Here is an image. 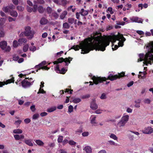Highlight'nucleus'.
<instances>
[{"mask_svg":"<svg viewBox=\"0 0 153 153\" xmlns=\"http://www.w3.org/2000/svg\"><path fill=\"white\" fill-rule=\"evenodd\" d=\"M116 40L119 41L118 45H115L113 48L112 46L113 51L116 50L119 47H122L123 45V42L126 40L123 35L118 33L117 35L110 36L108 37H103L100 35L96 36V41L94 44L96 45V51H104L105 48L109 44L110 42L113 43L115 42Z\"/></svg>","mask_w":153,"mask_h":153,"instance_id":"f257e3e1","label":"nucleus"},{"mask_svg":"<svg viewBox=\"0 0 153 153\" xmlns=\"http://www.w3.org/2000/svg\"><path fill=\"white\" fill-rule=\"evenodd\" d=\"M96 36L91 38H88L85 39L84 41L82 42L79 44V45H74L71 49L75 51L78 50L79 48L82 49V54L88 53L91 50L95 49L96 51V45L94 44L96 41Z\"/></svg>","mask_w":153,"mask_h":153,"instance_id":"f03ea898","label":"nucleus"},{"mask_svg":"<svg viewBox=\"0 0 153 153\" xmlns=\"http://www.w3.org/2000/svg\"><path fill=\"white\" fill-rule=\"evenodd\" d=\"M147 47L149 50L148 53L146 54L145 56L143 54H139V58L138 59V62L143 60V64L146 65H147L148 64L151 65L152 63H153V42L149 43Z\"/></svg>","mask_w":153,"mask_h":153,"instance_id":"7ed1b4c3","label":"nucleus"},{"mask_svg":"<svg viewBox=\"0 0 153 153\" xmlns=\"http://www.w3.org/2000/svg\"><path fill=\"white\" fill-rule=\"evenodd\" d=\"M125 73L124 72H122L121 73L118 74V75H113L111 74H110L108 76L107 78L105 77H98L93 76L92 77V79L93 80L94 83L97 85L99 83L102 82L103 81H105L108 79L110 80L111 81H113L117 79V78H119L121 77L124 76Z\"/></svg>","mask_w":153,"mask_h":153,"instance_id":"20e7f679","label":"nucleus"},{"mask_svg":"<svg viewBox=\"0 0 153 153\" xmlns=\"http://www.w3.org/2000/svg\"><path fill=\"white\" fill-rule=\"evenodd\" d=\"M72 58L70 57L68 58H66L64 59L62 58H60L58 59L57 61L54 62L53 63L54 64H55L64 61L65 63V65H67L70 63V61L72 60Z\"/></svg>","mask_w":153,"mask_h":153,"instance_id":"39448f33","label":"nucleus"},{"mask_svg":"<svg viewBox=\"0 0 153 153\" xmlns=\"http://www.w3.org/2000/svg\"><path fill=\"white\" fill-rule=\"evenodd\" d=\"M28 80H27L26 79L24 80L22 82V85L23 87L24 88H27L30 86L31 85L33 84L34 80L32 78L28 79Z\"/></svg>","mask_w":153,"mask_h":153,"instance_id":"423d86ee","label":"nucleus"},{"mask_svg":"<svg viewBox=\"0 0 153 153\" xmlns=\"http://www.w3.org/2000/svg\"><path fill=\"white\" fill-rule=\"evenodd\" d=\"M25 35L28 36L30 38L33 37L34 32L31 30V28L29 26H27L25 27Z\"/></svg>","mask_w":153,"mask_h":153,"instance_id":"0eeeda50","label":"nucleus"},{"mask_svg":"<svg viewBox=\"0 0 153 153\" xmlns=\"http://www.w3.org/2000/svg\"><path fill=\"white\" fill-rule=\"evenodd\" d=\"M15 6L12 4H10L2 8L3 10L6 13H10L11 10L15 9Z\"/></svg>","mask_w":153,"mask_h":153,"instance_id":"6e6552de","label":"nucleus"},{"mask_svg":"<svg viewBox=\"0 0 153 153\" xmlns=\"http://www.w3.org/2000/svg\"><path fill=\"white\" fill-rule=\"evenodd\" d=\"M142 132L145 134H151L153 132V128L150 126L146 127L142 131Z\"/></svg>","mask_w":153,"mask_h":153,"instance_id":"1a4fd4ad","label":"nucleus"},{"mask_svg":"<svg viewBox=\"0 0 153 153\" xmlns=\"http://www.w3.org/2000/svg\"><path fill=\"white\" fill-rule=\"evenodd\" d=\"M46 62L44 61L42 62L40 64H39L38 65H37L36 66V68H38L39 69H44L45 70H48L49 69V68L47 67L46 66H43V65H45Z\"/></svg>","mask_w":153,"mask_h":153,"instance_id":"9d476101","label":"nucleus"},{"mask_svg":"<svg viewBox=\"0 0 153 153\" xmlns=\"http://www.w3.org/2000/svg\"><path fill=\"white\" fill-rule=\"evenodd\" d=\"M130 20L132 22H135L138 23H142L143 20L136 16H133L130 18Z\"/></svg>","mask_w":153,"mask_h":153,"instance_id":"9b49d317","label":"nucleus"},{"mask_svg":"<svg viewBox=\"0 0 153 153\" xmlns=\"http://www.w3.org/2000/svg\"><path fill=\"white\" fill-rule=\"evenodd\" d=\"M129 119V116L128 115L124 114L120 119V120L126 124L128 121Z\"/></svg>","mask_w":153,"mask_h":153,"instance_id":"f8f14e48","label":"nucleus"},{"mask_svg":"<svg viewBox=\"0 0 153 153\" xmlns=\"http://www.w3.org/2000/svg\"><path fill=\"white\" fill-rule=\"evenodd\" d=\"M96 116L94 115H91L90 117V120L91 123L93 126H95L97 124L96 120Z\"/></svg>","mask_w":153,"mask_h":153,"instance_id":"ddd939ff","label":"nucleus"},{"mask_svg":"<svg viewBox=\"0 0 153 153\" xmlns=\"http://www.w3.org/2000/svg\"><path fill=\"white\" fill-rule=\"evenodd\" d=\"M14 78L12 77L11 79L7 80L4 83L2 82H0V87H1L3 85H4L5 84H7L11 82H14Z\"/></svg>","mask_w":153,"mask_h":153,"instance_id":"4468645a","label":"nucleus"},{"mask_svg":"<svg viewBox=\"0 0 153 153\" xmlns=\"http://www.w3.org/2000/svg\"><path fill=\"white\" fill-rule=\"evenodd\" d=\"M27 10L28 12L30 13L32 11L35 12L37 10V5L34 4L33 7V8H32L30 7L27 6Z\"/></svg>","mask_w":153,"mask_h":153,"instance_id":"2eb2a0df","label":"nucleus"},{"mask_svg":"<svg viewBox=\"0 0 153 153\" xmlns=\"http://www.w3.org/2000/svg\"><path fill=\"white\" fill-rule=\"evenodd\" d=\"M55 70L57 73L62 74H64L67 71V70L65 69L64 68H62L61 70H60L59 66L58 65L56 66Z\"/></svg>","mask_w":153,"mask_h":153,"instance_id":"dca6fc26","label":"nucleus"},{"mask_svg":"<svg viewBox=\"0 0 153 153\" xmlns=\"http://www.w3.org/2000/svg\"><path fill=\"white\" fill-rule=\"evenodd\" d=\"M126 124L120 120L117 124L116 127L117 128L121 129L125 126Z\"/></svg>","mask_w":153,"mask_h":153,"instance_id":"f3484780","label":"nucleus"},{"mask_svg":"<svg viewBox=\"0 0 153 153\" xmlns=\"http://www.w3.org/2000/svg\"><path fill=\"white\" fill-rule=\"evenodd\" d=\"M90 108L93 110L97 109L98 108V105L96 103L95 101L93 100L91 103Z\"/></svg>","mask_w":153,"mask_h":153,"instance_id":"a211bd4d","label":"nucleus"},{"mask_svg":"<svg viewBox=\"0 0 153 153\" xmlns=\"http://www.w3.org/2000/svg\"><path fill=\"white\" fill-rule=\"evenodd\" d=\"M83 150L85 151L86 153H92V149L90 146H85L83 149Z\"/></svg>","mask_w":153,"mask_h":153,"instance_id":"6ab92c4d","label":"nucleus"},{"mask_svg":"<svg viewBox=\"0 0 153 153\" xmlns=\"http://www.w3.org/2000/svg\"><path fill=\"white\" fill-rule=\"evenodd\" d=\"M7 43L5 41L0 42V47L2 50H4L7 46Z\"/></svg>","mask_w":153,"mask_h":153,"instance_id":"aec40b11","label":"nucleus"},{"mask_svg":"<svg viewBox=\"0 0 153 153\" xmlns=\"http://www.w3.org/2000/svg\"><path fill=\"white\" fill-rule=\"evenodd\" d=\"M15 139L16 140H19L24 138L25 136L22 134H15L13 135Z\"/></svg>","mask_w":153,"mask_h":153,"instance_id":"412c9836","label":"nucleus"},{"mask_svg":"<svg viewBox=\"0 0 153 153\" xmlns=\"http://www.w3.org/2000/svg\"><path fill=\"white\" fill-rule=\"evenodd\" d=\"M6 31L2 27H0V38L4 37L5 36Z\"/></svg>","mask_w":153,"mask_h":153,"instance_id":"4be33fe9","label":"nucleus"},{"mask_svg":"<svg viewBox=\"0 0 153 153\" xmlns=\"http://www.w3.org/2000/svg\"><path fill=\"white\" fill-rule=\"evenodd\" d=\"M141 102V100L139 99L135 100L134 101L135 104L134 107L136 108H139L140 107V103Z\"/></svg>","mask_w":153,"mask_h":153,"instance_id":"5701e85b","label":"nucleus"},{"mask_svg":"<svg viewBox=\"0 0 153 153\" xmlns=\"http://www.w3.org/2000/svg\"><path fill=\"white\" fill-rule=\"evenodd\" d=\"M13 10L10 11V15L14 17H16L18 15L17 12L15 10Z\"/></svg>","mask_w":153,"mask_h":153,"instance_id":"b1692460","label":"nucleus"},{"mask_svg":"<svg viewBox=\"0 0 153 153\" xmlns=\"http://www.w3.org/2000/svg\"><path fill=\"white\" fill-rule=\"evenodd\" d=\"M34 141L36 144L40 146H43L44 145V143L41 140H34Z\"/></svg>","mask_w":153,"mask_h":153,"instance_id":"393cba45","label":"nucleus"},{"mask_svg":"<svg viewBox=\"0 0 153 153\" xmlns=\"http://www.w3.org/2000/svg\"><path fill=\"white\" fill-rule=\"evenodd\" d=\"M32 140L31 139H27L25 140V143L28 145L32 146H33V144L32 143Z\"/></svg>","mask_w":153,"mask_h":153,"instance_id":"a878e982","label":"nucleus"},{"mask_svg":"<svg viewBox=\"0 0 153 153\" xmlns=\"http://www.w3.org/2000/svg\"><path fill=\"white\" fill-rule=\"evenodd\" d=\"M56 106H53L48 108L47 111L49 113L51 112L56 110Z\"/></svg>","mask_w":153,"mask_h":153,"instance_id":"bb28decb","label":"nucleus"},{"mask_svg":"<svg viewBox=\"0 0 153 153\" xmlns=\"http://www.w3.org/2000/svg\"><path fill=\"white\" fill-rule=\"evenodd\" d=\"M13 132L15 134H21L22 133L23 131L21 129L18 128L14 130Z\"/></svg>","mask_w":153,"mask_h":153,"instance_id":"cd10ccee","label":"nucleus"},{"mask_svg":"<svg viewBox=\"0 0 153 153\" xmlns=\"http://www.w3.org/2000/svg\"><path fill=\"white\" fill-rule=\"evenodd\" d=\"M34 4L37 5V4H43L44 3V1L43 0H34L33 1Z\"/></svg>","mask_w":153,"mask_h":153,"instance_id":"c85d7f7f","label":"nucleus"},{"mask_svg":"<svg viewBox=\"0 0 153 153\" xmlns=\"http://www.w3.org/2000/svg\"><path fill=\"white\" fill-rule=\"evenodd\" d=\"M27 40L25 38H22L19 39L18 40L19 45L22 44L23 43H25L26 42Z\"/></svg>","mask_w":153,"mask_h":153,"instance_id":"c756f323","label":"nucleus"},{"mask_svg":"<svg viewBox=\"0 0 153 153\" xmlns=\"http://www.w3.org/2000/svg\"><path fill=\"white\" fill-rule=\"evenodd\" d=\"M151 102V100L150 99L148 98H146L144 99L143 100V103L145 104H150Z\"/></svg>","mask_w":153,"mask_h":153,"instance_id":"7c9ffc66","label":"nucleus"},{"mask_svg":"<svg viewBox=\"0 0 153 153\" xmlns=\"http://www.w3.org/2000/svg\"><path fill=\"white\" fill-rule=\"evenodd\" d=\"M67 12L66 11H64L62 13L61 15L60 16V18L61 19H63L65 16L67 15Z\"/></svg>","mask_w":153,"mask_h":153,"instance_id":"2f4dec72","label":"nucleus"},{"mask_svg":"<svg viewBox=\"0 0 153 153\" xmlns=\"http://www.w3.org/2000/svg\"><path fill=\"white\" fill-rule=\"evenodd\" d=\"M81 99L79 98H73L72 102L75 103H77L81 101Z\"/></svg>","mask_w":153,"mask_h":153,"instance_id":"473e14b6","label":"nucleus"},{"mask_svg":"<svg viewBox=\"0 0 153 153\" xmlns=\"http://www.w3.org/2000/svg\"><path fill=\"white\" fill-rule=\"evenodd\" d=\"M68 23L71 24H72L74 23H76V19L75 20L74 18H70L68 19Z\"/></svg>","mask_w":153,"mask_h":153,"instance_id":"72a5a7b5","label":"nucleus"},{"mask_svg":"<svg viewBox=\"0 0 153 153\" xmlns=\"http://www.w3.org/2000/svg\"><path fill=\"white\" fill-rule=\"evenodd\" d=\"M48 22V20L44 18H42L40 21V23L41 25H44L46 24Z\"/></svg>","mask_w":153,"mask_h":153,"instance_id":"f704fd0d","label":"nucleus"},{"mask_svg":"<svg viewBox=\"0 0 153 153\" xmlns=\"http://www.w3.org/2000/svg\"><path fill=\"white\" fill-rule=\"evenodd\" d=\"M81 14L83 16H85L88 14V12L86 10H84L83 9H82L81 11Z\"/></svg>","mask_w":153,"mask_h":153,"instance_id":"c9c22d12","label":"nucleus"},{"mask_svg":"<svg viewBox=\"0 0 153 153\" xmlns=\"http://www.w3.org/2000/svg\"><path fill=\"white\" fill-rule=\"evenodd\" d=\"M39 48H37L35 46H31L29 47V50L33 52L35 51L36 50H38Z\"/></svg>","mask_w":153,"mask_h":153,"instance_id":"e433bc0d","label":"nucleus"},{"mask_svg":"<svg viewBox=\"0 0 153 153\" xmlns=\"http://www.w3.org/2000/svg\"><path fill=\"white\" fill-rule=\"evenodd\" d=\"M6 19L4 18H1L0 19V26L3 25L5 23Z\"/></svg>","mask_w":153,"mask_h":153,"instance_id":"4c0bfd02","label":"nucleus"},{"mask_svg":"<svg viewBox=\"0 0 153 153\" xmlns=\"http://www.w3.org/2000/svg\"><path fill=\"white\" fill-rule=\"evenodd\" d=\"M109 137L115 140H118L117 137L116 136L115 134H111L109 135Z\"/></svg>","mask_w":153,"mask_h":153,"instance_id":"58836bf2","label":"nucleus"},{"mask_svg":"<svg viewBox=\"0 0 153 153\" xmlns=\"http://www.w3.org/2000/svg\"><path fill=\"white\" fill-rule=\"evenodd\" d=\"M128 137L131 140H133L136 138L132 134H128Z\"/></svg>","mask_w":153,"mask_h":153,"instance_id":"ea45409f","label":"nucleus"},{"mask_svg":"<svg viewBox=\"0 0 153 153\" xmlns=\"http://www.w3.org/2000/svg\"><path fill=\"white\" fill-rule=\"evenodd\" d=\"M108 144L110 145L117 146V144L112 140H110L108 142Z\"/></svg>","mask_w":153,"mask_h":153,"instance_id":"a19ab883","label":"nucleus"},{"mask_svg":"<svg viewBox=\"0 0 153 153\" xmlns=\"http://www.w3.org/2000/svg\"><path fill=\"white\" fill-rule=\"evenodd\" d=\"M73 111V107L72 105H70L69 106L68 108V112L69 113H70L72 112Z\"/></svg>","mask_w":153,"mask_h":153,"instance_id":"79ce46f5","label":"nucleus"},{"mask_svg":"<svg viewBox=\"0 0 153 153\" xmlns=\"http://www.w3.org/2000/svg\"><path fill=\"white\" fill-rule=\"evenodd\" d=\"M37 10L40 13H42L44 11L43 7L41 6H39L38 7H37Z\"/></svg>","mask_w":153,"mask_h":153,"instance_id":"37998d69","label":"nucleus"},{"mask_svg":"<svg viewBox=\"0 0 153 153\" xmlns=\"http://www.w3.org/2000/svg\"><path fill=\"white\" fill-rule=\"evenodd\" d=\"M100 98L102 100L106 99L107 98L106 94L104 93L102 94Z\"/></svg>","mask_w":153,"mask_h":153,"instance_id":"c03bdc74","label":"nucleus"},{"mask_svg":"<svg viewBox=\"0 0 153 153\" xmlns=\"http://www.w3.org/2000/svg\"><path fill=\"white\" fill-rule=\"evenodd\" d=\"M67 0H61L59 1V4L62 5H64L66 4Z\"/></svg>","mask_w":153,"mask_h":153,"instance_id":"a18cd8bd","label":"nucleus"},{"mask_svg":"<svg viewBox=\"0 0 153 153\" xmlns=\"http://www.w3.org/2000/svg\"><path fill=\"white\" fill-rule=\"evenodd\" d=\"M45 93L46 92L44 91L43 89L42 88H40L39 89V91L37 92L38 94H39V93L45 94Z\"/></svg>","mask_w":153,"mask_h":153,"instance_id":"49530a36","label":"nucleus"},{"mask_svg":"<svg viewBox=\"0 0 153 153\" xmlns=\"http://www.w3.org/2000/svg\"><path fill=\"white\" fill-rule=\"evenodd\" d=\"M63 27L65 28L68 29L69 28L70 26L68 23L65 22L63 24Z\"/></svg>","mask_w":153,"mask_h":153,"instance_id":"de8ad7c7","label":"nucleus"},{"mask_svg":"<svg viewBox=\"0 0 153 153\" xmlns=\"http://www.w3.org/2000/svg\"><path fill=\"white\" fill-rule=\"evenodd\" d=\"M39 114H34L33 116L32 119L33 120H36L39 117Z\"/></svg>","mask_w":153,"mask_h":153,"instance_id":"09e8293b","label":"nucleus"},{"mask_svg":"<svg viewBox=\"0 0 153 153\" xmlns=\"http://www.w3.org/2000/svg\"><path fill=\"white\" fill-rule=\"evenodd\" d=\"M29 48V46L27 44L25 45L23 47V50L25 52H26L28 50Z\"/></svg>","mask_w":153,"mask_h":153,"instance_id":"8fccbe9b","label":"nucleus"},{"mask_svg":"<svg viewBox=\"0 0 153 153\" xmlns=\"http://www.w3.org/2000/svg\"><path fill=\"white\" fill-rule=\"evenodd\" d=\"M69 144L71 146H75V145L76 143L74 142L73 140H70L68 142Z\"/></svg>","mask_w":153,"mask_h":153,"instance_id":"3c124183","label":"nucleus"},{"mask_svg":"<svg viewBox=\"0 0 153 153\" xmlns=\"http://www.w3.org/2000/svg\"><path fill=\"white\" fill-rule=\"evenodd\" d=\"M17 10L20 11H22L24 10V8L22 6H18L17 7Z\"/></svg>","mask_w":153,"mask_h":153,"instance_id":"603ef678","label":"nucleus"},{"mask_svg":"<svg viewBox=\"0 0 153 153\" xmlns=\"http://www.w3.org/2000/svg\"><path fill=\"white\" fill-rule=\"evenodd\" d=\"M63 137L62 136H59V137L58 138V140H57L58 142L59 143L62 142V140H63Z\"/></svg>","mask_w":153,"mask_h":153,"instance_id":"864d4df0","label":"nucleus"},{"mask_svg":"<svg viewBox=\"0 0 153 153\" xmlns=\"http://www.w3.org/2000/svg\"><path fill=\"white\" fill-rule=\"evenodd\" d=\"M89 135V133L88 131H85L82 133V135L83 137H87Z\"/></svg>","mask_w":153,"mask_h":153,"instance_id":"5fc2aeb1","label":"nucleus"},{"mask_svg":"<svg viewBox=\"0 0 153 153\" xmlns=\"http://www.w3.org/2000/svg\"><path fill=\"white\" fill-rule=\"evenodd\" d=\"M103 110L101 109H98L95 111V113L96 114H100L102 113Z\"/></svg>","mask_w":153,"mask_h":153,"instance_id":"6e6d98bb","label":"nucleus"},{"mask_svg":"<svg viewBox=\"0 0 153 153\" xmlns=\"http://www.w3.org/2000/svg\"><path fill=\"white\" fill-rule=\"evenodd\" d=\"M8 20L9 22H12V21H15L16 20V19L13 18L10 16H9L8 18Z\"/></svg>","mask_w":153,"mask_h":153,"instance_id":"4d7b16f0","label":"nucleus"},{"mask_svg":"<svg viewBox=\"0 0 153 153\" xmlns=\"http://www.w3.org/2000/svg\"><path fill=\"white\" fill-rule=\"evenodd\" d=\"M107 11H109L111 14H112L114 13V11L113 10V9L112 7H108L107 9Z\"/></svg>","mask_w":153,"mask_h":153,"instance_id":"13d9d810","label":"nucleus"},{"mask_svg":"<svg viewBox=\"0 0 153 153\" xmlns=\"http://www.w3.org/2000/svg\"><path fill=\"white\" fill-rule=\"evenodd\" d=\"M18 46L17 42L16 40L13 41V46L14 48H16Z\"/></svg>","mask_w":153,"mask_h":153,"instance_id":"bf43d9fd","label":"nucleus"},{"mask_svg":"<svg viewBox=\"0 0 153 153\" xmlns=\"http://www.w3.org/2000/svg\"><path fill=\"white\" fill-rule=\"evenodd\" d=\"M132 109L129 107L127 108L126 109V111L128 113H132Z\"/></svg>","mask_w":153,"mask_h":153,"instance_id":"052dcab7","label":"nucleus"},{"mask_svg":"<svg viewBox=\"0 0 153 153\" xmlns=\"http://www.w3.org/2000/svg\"><path fill=\"white\" fill-rule=\"evenodd\" d=\"M21 122L22 121L21 120H17L15 121L14 124L16 125L19 126Z\"/></svg>","mask_w":153,"mask_h":153,"instance_id":"680f3d73","label":"nucleus"},{"mask_svg":"<svg viewBox=\"0 0 153 153\" xmlns=\"http://www.w3.org/2000/svg\"><path fill=\"white\" fill-rule=\"evenodd\" d=\"M30 109L32 111H34L36 110L35 105H33L31 106L30 107Z\"/></svg>","mask_w":153,"mask_h":153,"instance_id":"e2e57ef3","label":"nucleus"},{"mask_svg":"<svg viewBox=\"0 0 153 153\" xmlns=\"http://www.w3.org/2000/svg\"><path fill=\"white\" fill-rule=\"evenodd\" d=\"M47 10L48 13H51L52 11V9L50 7H48L47 8Z\"/></svg>","mask_w":153,"mask_h":153,"instance_id":"0e129e2a","label":"nucleus"},{"mask_svg":"<svg viewBox=\"0 0 153 153\" xmlns=\"http://www.w3.org/2000/svg\"><path fill=\"white\" fill-rule=\"evenodd\" d=\"M31 121L30 120L29 118H27L24 120V121L25 123L26 124H27L30 122Z\"/></svg>","mask_w":153,"mask_h":153,"instance_id":"69168bd1","label":"nucleus"},{"mask_svg":"<svg viewBox=\"0 0 153 153\" xmlns=\"http://www.w3.org/2000/svg\"><path fill=\"white\" fill-rule=\"evenodd\" d=\"M19 59V57L18 56L15 55L13 56V60L15 61H17Z\"/></svg>","mask_w":153,"mask_h":153,"instance_id":"338daca9","label":"nucleus"},{"mask_svg":"<svg viewBox=\"0 0 153 153\" xmlns=\"http://www.w3.org/2000/svg\"><path fill=\"white\" fill-rule=\"evenodd\" d=\"M19 104L20 105H22L24 103V101L22 100L19 99L18 100Z\"/></svg>","mask_w":153,"mask_h":153,"instance_id":"774afa93","label":"nucleus"}]
</instances>
